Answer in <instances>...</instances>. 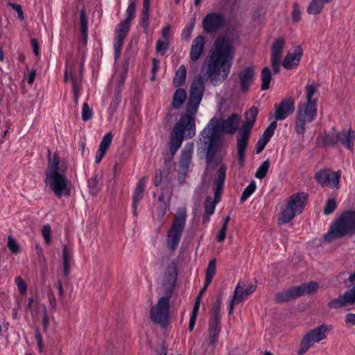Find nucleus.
Instances as JSON below:
<instances>
[{
    "label": "nucleus",
    "instance_id": "f257e3e1",
    "mask_svg": "<svg viewBox=\"0 0 355 355\" xmlns=\"http://www.w3.org/2000/svg\"><path fill=\"white\" fill-rule=\"evenodd\" d=\"M205 89L204 78L200 75L195 76L190 86L187 111L181 115L170 135L169 152L172 157L180 148L184 137L192 138L196 135L194 116L198 112Z\"/></svg>",
    "mask_w": 355,
    "mask_h": 355
},
{
    "label": "nucleus",
    "instance_id": "f03ea898",
    "mask_svg": "<svg viewBox=\"0 0 355 355\" xmlns=\"http://www.w3.org/2000/svg\"><path fill=\"white\" fill-rule=\"evenodd\" d=\"M240 117L233 113L227 119L212 118L201 131L199 139L202 148L206 151L205 159L207 165L214 160L217 152L223 144V133L234 134L239 128Z\"/></svg>",
    "mask_w": 355,
    "mask_h": 355
},
{
    "label": "nucleus",
    "instance_id": "7ed1b4c3",
    "mask_svg": "<svg viewBox=\"0 0 355 355\" xmlns=\"http://www.w3.org/2000/svg\"><path fill=\"white\" fill-rule=\"evenodd\" d=\"M234 53L233 44L229 39L220 37L216 38L210 55L207 58L206 74L213 85H218L227 78Z\"/></svg>",
    "mask_w": 355,
    "mask_h": 355
},
{
    "label": "nucleus",
    "instance_id": "20e7f679",
    "mask_svg": "<svg viewBox=\"0 0 355 355\" xmlns=\"http://www.w3.org/2000/svg\"><path fill=\"white\" fill-rule=\"evenodd\" d=\"M66 170V166L62 164L58 166V161L55 160L53 162H49L45 171L44 180L58 198L70 194V189L67 187V179L64 175Z\"/></svg>",
    "mask_w": 355,
    "mask_h": 355
},
{
    "label": "nucleus",
    "instance_id": "39448f33",
    "mask_svg": "<svg viewBox=\"0 0 355 355\" xmlns=\"http://www.w3.org/2000/svg\"><path fill=\"white\" fill-rule=\"evenodd\" d=\"M355 234V211L349 210L340 214L331 225L324 240L332 241L346 235Z\"/></svg>",
    "mask_w": 355,
    "mask_h": 355
},
{
    "label": "nucleus",
    "instance_id": "423d86ee",
    "mask_svg": "<svg viewBox=\"0 0 355 355\" xmlns=\"http://www.w3.org/2000/svg\"><path fill=\"white\" fill-rule=\"evenodd\" d=\"M258 112V109L254 106L245 112V123L240 128L237 136L236 150L238 162L241 167L243 166L245 162V149L248 146L250 134L256 121Z\"/></svg>",
    "mask_w": 355,
    "mask_h": 355
},
{
    "label": "nucleus",
    "instance_id": "0eeeda50",
    "mask_svg": "<svg viewBox=\"0 0 355 355\" xmlns=\"http://www.w3.org/2000/svg\"><path fill=\"white\" fill-rule=\"evenodd\" d=\"M187 210L184 207L179 208L175 214L171 227L168 232L166 239L167 245L171 251H174L180 241L182 232L185 227Z\"/></svg>",
    "mask_w": 355,
    "mask_h": 355
},
{
    "label": "nucleus",
    "instance_id": "6e6552de",
    "mask_svg": "<svg viewBox=\"0 0 355 355\" xmlns=\"http://www.w3.org/2000/svg\"><path fill=\"white\" fill-rule=\"evenodd\" d=\"M317 116L316 102L302 103L297 106L295 130L299 135H303L305 132V125L312 122Z\"/></svg>",
    "mask_w": 355,
    "mask_h": 355
},
{
    "label": "nucleus",
    "instance_id": "1a4fd4ad",
    "mask_svg": "<svg viewBox=\"0 0 355 355\" xmlns=\"http://www.w3.org/2000/svg\"><path fill=\"white\" fill-rule=\"evenodd\" d=\"M307 200V195L298 193L292 195L279 218V223L286 224L295 218L296 214L302 212Z\"/></svg>",
    "mask_w": 355,
    "mask_h": 355
},
{
    "label": "nucleus",
    "instance_id": "9d476101",
    "mask_svg": "<svg viewBox=\"0 0 355 355\" xmlns=\"http://www.w3.org/2000/svg\"><path fill=\"white\" fill-rule=\"evenodd\" d=\"M172 291H170L171 293ZM171 297V293L161 297L156 305L150 309V317L151 320L162 327H165L169 318V302Z\"/></svg>",
    "mask_w": 355,
    "mask_h": 355
},
{
    "label": "nucleus",
    "instance_id": "9b49d317",
    "mask_svg": "<svg viewBox=\"0 0 355 355\" xmlns=\"http://www.w3.org/2000/svg\"><path fill=\"white\" fill-rule=\"evenodd\" d=\"M329 329L325 324H322L309 331L304 335L301 340L298 355H303L305 354L311 347L313 343H318L324 339Z\"/></svg>",
    "mask_w": 355,
    "mask_h": 355
},
{
    "label": "nucleus",
    "instance_id": "f8f14e48",
    "mask_svg": "<svg viewBox=\"0 0 355 355\" xmlns=\"http://www.w3.org/2000/svg\"><path fill=\"white\" fill-rule=\"evenodd\" d=\"M194 144L193 142L187 143L181 151L180 167L178 173V181L182 185L185 182L187 174L193 153Z\"/></svg>",
    "mask_w": 355,
    "mask_h": 355
},
{
    "label": "nucleus",
    "instance_id": "ddd939ff",
    "mask_svg": "<svg viewBox=\"0 0 355 355\" xmlns=\"http://www.w3.org/2000/svg\"><path fill=\"white\" fill-rule=\"evenodd\" d=\"M225 24V15L221 12L207 13L202 21V28L207 33H217Z\"/></svg>",
    "mask_w": 355,
    "mask_h": 355
},
{
    "label": "nucleus",
    "instance_id": "4468645a",
    "mask_svg": "<svg viewBox=\"0 0 355 355\" xmlns=\"http://www.w3.org/2000/svg\"><path fill=\"white\" fill-rule=\"evenodd\" d=\"M355 304V286L346 291L343 295L332 299L328 302L330 309H338L343 306L354 305Z\"/></svg>",
    "mask_w": 355,
    "mask_h": 355
},
{
    "label": "nucleus",
    "instance_id": "2eb2a0df",
    "mask_svg": "<svg viewBox=\"0 0 355 355\" xmlns=\"http://www.w3.org/2000/svg\"><path fill=\"white\" fill-rule=\"evenodd\" d=\"M275 118L277 121L284 120L295 111V102L291 98L283 99L279 104L275 106Z\"/></svg>",
    "mask_w": 355,
    "mask_h": 355
},
{
    "label": "nucleus",
    "instance_id": "dca6fc26",
    "mask_svg": "<svg viewBox=\"0 0 355 355\" xmlns=\"http://www.w3.org/2000/svg\"><path fill=\"white\" fill-rule=\"evenodd\" d=\"M315 179L322 186L338 188L340 175L329 169L320 170L315 173Z\"/></svg>",
    "mask_w": 355,
    "mask_h": 355
},
{
    "label": "nucleus",
    "instance_id": "f3484780",
    "mask_svg": "<svg viewBox=\"0 0 355 355\" xmlns=\"http://www.w3.org/2000/svg\"><path fill=\"white\" fill-rule=\"evenodd\" d=\"M255 73V69L253 66H248L238 73L240 88L243 93H246L253 83Z\"/></svg>",
    "mask_w": 355,
    "mask_h": 355
},
{
    "label": "nucleus",
    "instance_id": "a211bd4d",
    "mask_svg": "<svg viewBox=\"0 0 355 355\" xmlns=\"http://www.w3.org/2000/svg\"><path fill=\"white\" fill-rule=\"evenodd\" d=\"M226 171H227V166L225 164H222L218 171V175L217 177L214 180V198L212 200L213 202H216V203H218L221 195V192L223 190V184L225 180L226 177Z\"/></svg>",
    "mask_w": 355,
    "mask_h": 355
},
{
    "label": "nucleus",
    "instance_id": "6ab92c4d",
    "mask_svg": "<svg viewBox=\"0 0 355 355\" xmlns=\"http://www.w3.org/2000/svg\"><path fill=\"white\" fill-rule=\"evenodd\" d=\"M336 144L340 142L344 147L352 150L355 141L354 131L349 128L348 130H343L336 134Z\"/></svg>",
    "mask_w": 355,
    "mask_h": 355
},
{
    "label": "nucleus",
    "instance_id": "aec40b11",
    "mask_svg": "<svg viewBox=\"0 0 355 355\" xmlns=\"http://www.w3.org/2000/svg\"><path fill=\"white\" fill-rule=\"evenodd\" d=\"M297 286H292L287 289L277 292L275 294V300L278 304H282L299 297Z\"/></svg>",
    "mask_w": 355,
    "mask_h": 355
},
{
    "label": "nucleus",
    "instance_id": "412c9836",
    "mask_svg": "<svg viewBox=\"0 0 355 355\" xmlns=\"http://www.w3.org/2000/svg\"><path fill=\"white\" fill-rule=\"evenodd\" d=\"M205 49V37L202 35L197 36L192 42L190 58L192 61H197L202 54Z\"/></svg>",
    "mask_w": 355,
    "mask_h": 355
},
{
    "label": "nucleus",
    "instance_id": "4be33fe9",
    "mask_svg": "<svg viewBox=\"0 0 355 355\" xmlns=\"http://www.w3.org/2000/svg\"><path fill=\"white\" fill-rule=\"evenodd\" d=\"M146 178H142L137 184L136 188L133 194L132 209L133 214L135 216H137V207L139 201L143 198L144 191L145 189Z\"/></svg>",
    "mask_w": 355,
    "mask_h": 355
},
{
    "label": "nucleus",
    "instance_id": "5701e85b",
    "mask_svg": "<svg viewBox=\"0 0 355 355\" xmlns=\"http://www.w3.org/2000/svg\"><path fill=\"white\" fill-rule=\"evenodd\" d=\"M256 290L255 285H248L245 288L243 282H239L235 288L234 295L237 298V302H241Z\"/></svg>",
    "mask_w": 355,
    "mask_h": 355
},
{
    "label": "nucleus",
    "instance_id": "b1692460",
    "mask_svg": "<svg viewBox=\"0 0 355 355\" xmlns=\"http://www.w3.org/2000/svg\"><path fill=\"white\" fill-rule=\"evenodd\" d=\"M302 54V50L300 46L295 47L294 52L288 53L283 60L282 65L286 69H291L292 65L297 64Z\"/></svg>",
    "mask_w": 355,
    "mask_h": 355
},
{
    "label": "nucleus",
    "instance_id": "393cba45",
    "mask_svg": "<svg viewBox=\"0 0 355 355\" xmlns=\"http://www.w3.org/2000/svg\"><path fill=\"white\" fill-rule=\"evenodd\" d=\"M172 198V189L171 188H163L160 196L158 197V201L162 203V215L166 214L169 209L170 202Z\"/></svg>",
    "mask_w": 355,
    "mask_h": 355
},
{
    "label": "nucleus",
    "instance_id": "a878e982",
    "mask_svg": "<svg viewBox=\"0 0 355 355\" xmlns=\"http://www.w3.org/2000/svg\"><path fill=\"white\" fill-rule=\"evenodd\" d=\"M296 286L300 297L305 295L313 294L317 292L319 288L318 283L314 281L303 283L300 286Z\"/></svg>",
    "mask_w": 355,
    "mask_h": 355
},
{
    "label": "nucleus",
    "instance_id": "bb28decb",
    "mask_svg": "<svg viewBox=\"0 0 355 355\" xmlns=\"http://www.w3.org/2000/svg\"><path fill=\"white\" fill-rule=\"evenodd\" d=\"M187 99V92L185 89L178 87L173 94L172 100V107L175 110L180 109Z\"/></svg>",
    "mask_w": 355,
    "mask_h": 355
},
{
    "label": "nucleus",
    "instance_id": "cd10ccee",
    "mask_svg": "<svg viewBox=\"0 0 355 355\" xmlns=\"http://www.w3.org/2000/svg\"><path fill=\"white\" fill-rule=\"evenodd\" d=\"M285 40L282 37L276 40L272 46L271 59L281 60Z\"/></svg>",
    "mask_w": 355,
    "mask_h": 355
},
{
    "label": "nucleus",
    "instance_id": "c85d7f7f",
    "mask_svg": "<svg viewBox=\"0 0 355 355\" xmlns=\"http://www.w3.org/2000/svg\"><path fill=\"white\" fill-rule=\"evenodd\" d=\"M187 77V69L184 64L181 65L176 71L173 80V85L175 87H180L184 85Z\"/></svg>",
    "mask_w": 355,
    "mask_h": 355
},
{
    "label": "nucleus",
    "instance_id": "c756f323",
    "mask_svg": "<svg viewBox=\"0 0 355 355\" xmlns=\"http://www.w3.org/2000/svg\"><path fill=\"white\" fill-rule=\"evenodd\" d=\"M336 135L324 132L317 138L318 145L324 147H331L336 144Z\"/></svg>",
    "mask_w": 355,
    "mask_h": 355
},
{
    "label": "nucleus",
    "instance_id": "7c9ffc66",
    "mask_svg": "<svg viewBox=\"0 0 355 355\" xmlns=\"http://www.w3.org/2000/svg\"><path fill=\"white\" fill-rule=\"evenodd\" d=\"M71 256L69 254L67 247L66 245H63L62 250V260H63V266H62V275L64 277L67 278L69 275L70 272V263L71 261Z\"/></svg>",
    "mask_w": 355,
    "mask_h": 355
},
{
    "label": "nucleus",
    "instance_id": "2f4dec72",
    "mask_svg": "<svg viewBox=\"0 0 355 355\" xmlns=\"http://www.w3.org/2000/svg\"><path fill=\"white\" fill-rule=\"evenodd\" d=\"M261 89L267 90L270 87V83L272 79V73L268 67H264L261 71Z\"/></svg>",
    "mask_w": 355,
    "mask_h": 355
},
{
    "label": "nucleus",
    "instance_id": "473e14b6",
    "mask_svg": "<svg viewBox=\"0 0 355 355\" xmlns=\"http://www.w3.org/2000/svg\"><path fill=\"white\" fill-rule=\"evenodd\" d=\"M131 22L126 20L121 21L116 26L115 30L116 36L126 37L130 29Z\"/></svg>",
    "mask_w": 355,
    "mask_h": 355
},
{
    "label": "nucleus",
    "instance_id": "72a5a7b5",
    "mask_svg": "<svg viewBox=\"0 0 355 355\" xmlns=\"http://www.w3.org/2000/svg\"><path fill=\"white\" fill-rule=\"evenodd\" d=\"M101 178H98L97 175L90 178L87 182L89 189V193L95 196L101 189Z\"/></svg>",
    "mask_w": 355,
    "mask_h": 355
},
{
    "label": "nucleus",
    "instance_id": "f704fd0d",
    "mask_svg": "<svg viewBox=\"0 0 355 355\" xmlns=\"http://www.w3.org/2000/svg\"><path fill=\"white\" fill-rule=\"evenodd\" d=\"M149 10H150V3H143V8H142V21L141 24L144 28L145 33L148 32L149 24H150V19H149Z\"/></svg>",
    "mask_w": 355,
    "mask_h": 355
},
{
    "label": "nucleus",
    "instance_id": "c9c22d12",
    "mask_svg": "<svg viewBox=\"0 0 355 355\" xmlns=\"http://www.w3.org/2000/svg\"><path fill=\"white\" fill-rule=\"evenodd\" d=\"M324 2L320 0H311L309 6L307 7V12L310 15L319 14L323 8Z\"/></svg>",
    "mask_w": 355,
    "mask_h": 355
},
{
    "label": "nucleus",
    "instance_id": "e433bc0d",
    "mask_svg": "<svg viewBox=\"0 0 355 355\" xmlns=\"http://www.w3.org/2000/svg\"><path fill=\"white\" fill-rule=\"evenodd\" d=\"M121 89H120L119 87H117L114 91V96L109 107L111 114H113L116 112L121 103Z\"/></svg>",
    "mask_w": 355,
    "mask_h": 355
},
{
    "label": "nucleus",
    "instance_id": "4c0bfd02",
    "mask_svg": "<svg viewBox=\"0 0 355 355\" xmlns=\"http://www.w3.org/2000/svg\"><path fill=\"white\" fill-rule=\"evenodd\" d=\"M216 270V260L215 259H211L207 266L205 272V279L207 283H211L214 276L215 275Z\"/></svg>",
    "mask_w": 355,
    "mask_h": 355
},
{
    "label": "nucleus",
    "instance_id": "58836bf2",
    "mask_svg": "<svg viewBox=\"0 0 355 355\" xmlns=\"http://www.w3.org/2000/svg\"><path fill=\"white\" fill-rule=\"evenodd\" d=\"M269 167L270 162L268 159H266L259 166L255 173V177L260 180L264 178L268 171Z\"/></svg>",
    "mask_w": 355,
    "mask_h": 355
},
{
    "label": "nucleus",
    "instance_id": "ea45409f",
    "mask_svg": "<svg viewBox=\"0 0 355 355\" xmlns=\"http://www.w3.org/2000/svg\"><path fill=\"white\" fill-rule=\"evenodd\" d=\"M256 183L254 180H252L249 185L244 189L241 197V202H245L255 191Z\"/></svg>",
    "mask_w": 355,
    "mask_h": 355
},
{
    "label": "nucleus",
    "instance_id": "a19ab883",
    "mask_svg": "<svg viewBox=\"0 0 355 355\" xmlns=\"http://www.w3.org/2000/svg\"><path fill=\"white\" fill-rule=\"evenodd\" d=\"M113 139V135L111 132L107 133L103 137L99 145L98 150L107 152Z\"/></svg>",
    "mask_w": 355,
    "mask_h": 355
},
{
    "label": "nucleus",
    "instance_id": "79ce46f5",
    "mask_svg": "<svg viewBox=\"0 0 355 355\" xmlns=\"http://www.w3.org/2000/svg\"><path fill=\"white\" fill-rule=\"evenodd\" d=\"M277 127V123L275 121H273L270 123V124L268 126V128L265 130L263 132L262 136L261 137V139L268 142L270 139V138L272 137L275 132V130Z\"/></svg>",
    "mask_w": 355,
    "mask_h": 355
},
{
    "label": "nucleus",
    "instance_id": "37998d69",
    "mask_svg": "<svg viewBox=\"0 0 355 355\" xmlns=\"http://www.w3.org/2000/svg\"><path fill=\"white\" fill-rule=\"evenodd\" d=\"M125 38V37L121 36H116L115 42L114 43L115 59H117L121 55Z\"/></svg>",
    "mask_w": 355,
    "mask_h": 355
},
{
    "label": "nucleus",
    "instance_id": "c03bdc74",
    "mask_svg": "<svg viewBox=\"0 0 355 355\" xmlns=\"http://www.w3.org/2000/svg\"><path fill=\"white\" fill-rule=\"evenodd\" d=\"M217 203L213 202L211 197L207 196L205 201V214L212 215L214 213Z\"/></svg>",
    "mask_w": 355,
    "mask_h": 355
},
{
    "label": "nucleus",
    "instance_id": "a18cd8bd",
    "mask_svg": "<svg viewBox=\"0 0 355 355\" xmlns=\"http://www.w3.org/2000/svg\"><path fill=\"white\" fill-rule=\"evenodd\" d=\"M169 47L168 40H158L156 43V51L160 53L161 55H164Z\"/></svg>",
    "mask_w": 355,
    "mask_h": 355
},
{
    "label": "nucleus",
    "instance_id": "49530a36",
    "mask_svg": "<svg viewBox=\"0 0 355 355\" xmlns=\"http://www.w3.org/2000/svg\"><path fill=\"white\" fill-rule=\"evenodd\" d=\"M305 89H306V103H313V102L317 103L316 99H313V96L317 92L316 87L313 85H308L306 86Z\"/></svg>",
    "mask_w": 355,
    "mask_h": 355
},
{
    "label": "nucleus",
    "instance_id": "de8ad7c7",
    "mask_svg": "<svg viewBox=\"0 0 355 355\" xmlns=\"http://www.w3.org/2000/svg\"><path fill=\"white\" fill-rule=\"evenodd\" d=\"M220 318H211L209 322L208 331L220 332Z\"/></svg>",
    "mask_w": 355,
    "mask_h": 355
},
{
    "label": "nucleus",
    "instance_id": "09e8293b",
    "mask_svg": "<svg viewBox=\"0 0 355 355\" xmlns=\"http://www.w3.org/2000/svg\"><path fill=\"white\" fill-rule=\"evenodd\" d=\"M93 116V110L89 107L87 103H84L82 108V120L87 121Z\"/></svg>",
    "mask_w": 355,
    "mask_h": 355
},
{
    "label": "nucleus",
    "instance_id": "8fccbe9b",
    "mask_svg": "<svg viewBox=\"0 0 355 355\" xmlns=\"http://www.w3.org/2000/svg\"><path fill=\"white\" fill-rule=\"evenodd\" d=\"M336 208V202L334 199L330 198L328 199L324 207V214L325 215L331 214Z\"/></svg>",
    "mask_w": 355,
    "mask_h": 355
},
{
    "label": "nucleus",
    "instance_id": "3c124183",
    "mask_svg": "<svg viewBox=\"0 0 355 355\" xmlns=\"http://www.w3.org/2000/svg\"><path fill=\"white\" fill-rule=\"evenodd\" d=\"M221 303H222V298L220 296H218V297L212 307V317L211 318H220V311Z\"/></svg>",
    "mask_w": 355,
    "mask_h": 355
},
{
    "label": "nucleus",
    "instance_id": "603ef678",
    "mask_svg": "<svg viewBox=\"0 0 355 355\" xmlns=\"http://www.w3.org/2000/svg\"><path fill=\"white\" fill-rule=\"evenodd\" d=\"M136 10V4L135 2H130L126 10V17L125 20L126 21L131 22L135 17V13Z\"/></svg>",
    "mask_w": 355,
    "mask_h": 355
},
{
    "label": "nucleus",
    "instance_id": "864d4df0",
    "mask_svg": "<svg viewBox=\"0 0 355 355\" xmlns=\"http://www.w3.org/2000/svg\"><path fill=\"white\" fill-rule=\"evenodd\" d=\"M80 31L85 32L87 31V19L86 17L85 9H82L80 12Z\"/></svg>",
    "mask_w": 355,
    "mask_h": 355
},
{
    "label": "nucleus",
    "instance_id": "5fc2aeb1",
    "mask_svg": "<svg viewBox=\"0 0 355 355\" xmlns=\"http://www.w3.org/2000/svg\"><path fill=\"white\" fill-rule=\"evenodd\" d=\"M15 283L17 286V288L21 295H24L27 291V286L23 279L18 276L15 279Z\"/></svg>",
    "mask_w": 355,
    "mask_h": 355
},
{
    "label": "nucleus",
    "instance_id": "6e6d98bb",
    "mask_svg": "<svg viewBox=\"0 0 355 355\" xmlns=\"http://www.w3.org/2000/svg\"><path fill=\"white\" fill-rule=\"evenodd\" d=\"M51 228L49 224H46L43 226L42 230V236L44 239V241L46 243L49 244L51 242Z\"/></svg>",
    "mask_w": 355,
    "mask_h": 355
},
{
    "label": "nucleus",
    "instance_id": "4d7b16f0",
    "mask_svg": "<svg viewBox=\"0 0 355 355\" xmlns=\"http://www.w3.org/2000/svg\"><path fill=\"white\" fill-rule=\"evenodd\" d=\"M71 79L73 85V92L80 91L81 78L76 74L71 73Z\"/></svg>",
    "mask_w": 355,
    "mask_h": 355
},
{
    "label": "nucleus",
    "instance_id": "13d9d810",
    "mask_svg": "<svg viewBox=\"0 0 355 355\" xmlns=\"http://www.w3.org/2000/svg\"><path fill=\"white\" fill-rule=\"evenodd\" d=\"M8 248L14 254H17L19 252V248L16 241L11 236H8Z\"/></svg>",
    "mask_w": 355,
    "mask_h": 355
},
{
    "label": "nucleus",
    "instance_id": "bf43d9fd",
    "mask_svg": "<svg viewBox=\"0 0 355 355\" xmlns=\"http://www.w3.org/2000/svg\"><path fill=\"white\" fill-rule=\"evenodd\" d=\"M8 6L12 8L14 10L17 12V15L19 19L21 21L24 19V15L21 5L16 4L12 2H8Z\"/></svg>",
    "mask_w": 355,
    "mask_h": 355
},
{
    "label": "nucleus",
    "instance_id": "052dcab7",
    "mask_svg": "<svg viewBox=\"0 0 355 355\" xmlns=\"http://www.w3.org/2000/svg\"><path fill=\"white\" fill-rule=\"evenodd\" d=\"M177 275H178V273H174V275H173V272H171V273L166 272L165 276H164V281L167 282L168 283V284L172 288L175 284V282L177 280Z\"/></svg>",
    "mask_w": 355,
    "mask_h": 355
},
{
    "label": "nucleus",
    "instance_id": "680f3d73",
    "mask_svg": "<svg viewBox=\"0 0 355 355\" xmlns=\"http://www.w3.org/2000/svg\"><path fill=\"white\" fill-rule=\"evenodd\" d=\"M300 10L297 3L294 4L293 10L292 12V19L295 22H297L300 20Z\"/></svg>",
    "mask_w": 355,
    "mask_h": 355
},
{
    "label": "nucleus",
    "instance_id": "e2e57ef3",
    "mask_svg": "<svg viewBox=\"0 0 355 355\" xmlns=\"http://www.w3.org/2000/svg\"><path fill=\"white\" fill-rule=\"evenodd\" d=\"M220 332L208 331V340L210 345L214 346Z\"/></svg>",
    "mask_w": 355,
    "mask_h": 355
},
{
    "label": "nucleus",
    "instance_id": "0e129e2a",
    "mask_svg": "<svg viewBox=\"0 0 355 355\" xmlns=\"http://www.w3.org/2000/svg\"><path fill=\"white\" fill-rule=\"evenodd\" d=\"M49 324V320L48 318V314L46 311V307L44 304H43V318H42V324L44 327V330L46 331L48 329Z\"/></svg>",
    "mask_w": 355,
    "mask_h": 355
},
{
    "label": "nucleus",
    "instance_id": "69168bd1",
    "mask_svg": "<svg viewBox=\"0 0 355 355\" xmlns=\"http://www.w3.org/2000/svg\"><path fill=\"white\" fill-rule=\"evenodd\" d=\"M267 143L268 142L266 141L263 140L260 137L256 144V153L259 154L261 153Z\"/></svg>",
    "mask_w": 355,
    "mask_h": 355
},
{
    "label": "nucleus",
    "instance_id": "338daca9",
    "mask_svg": "<svg viewBox=\"0 0 355 355\" xmlns=\"http://www.w3.org/2000/svg\"><path fill=\"white\" fill-rule=\"evenodd\" d=\"M271 65L275 74L277 73L280 70L281 60L271 59Z\"/></svg>",
    "mask_w": 355,
    "mask_h": 355
},
{
    "label": "nucleus",
    "instance_id": "774afa93",
    "mask_svg": "<svg viewBox=\"0 0 355 355\" xmlns=\"http://www.w3.org/2000/svg\"><path fill=\"white\" fill-rule=\"evenodd\" d=\"M345 323L347 325H355V314L347 313L345 315Z\"/></svg>",
    "mask_w": 355,
    "mask_h": 355
}]
</instances>
